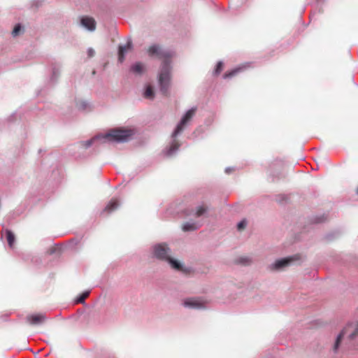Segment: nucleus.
<instances>
[{"instance_id": "1", "label": "nucleus", "mask_w": 358, "mask_h": 358, "mask_svg": "<svg viewBox=\"0 0 358 358\" xmlns=\"http://www.w3.org/2000/svg\"><path fill=\"white\" fill-rule=\"evenodd\" d=\"M147 52L150 57H157L163 59L160 73L159 74L158 82L160 92L164 95L169 94V87L171 85V66L170 59L173 57V53L170 51L163 50L159 45H152L147 49Z\"/></svg>"}, {"instance_id": "2", "label": "nucleus", "mask_w": 358, "mask_h": 358, "mask_svg": "<svg viewBox=\"0 0 358 358\" xmlns=\"http://www.w3.org/2000/svg\"><path fill=\"white\" fill-rule=\"evenodd\" d=\"M170 252L171 250L168 245L164 243L155 244L152 247L153 257L168 262L172 268L178 271H182L183 266L182 263L171 257Z\"/></svg>"}, {"instance_id": "3", "label": "nucleus", "mask_w": 358, "mask_h": 358, "mask_svg": "<svg viewBox=\"0 0 358 358\" xmlns=\"http://www.w3.org/2000/svg\"><path fill=\"white\" fill-rule=\"evenodd\" d=\"M358 335V327L354 326L353 324H348L343 331L339 334V335L337 336L334 350L336 352L339 347L340 343L342 340V338L345 336H348L349 339L352 340Z\"/></svg>"}, {"instance_id": "4", "label": "nucleus", "mask_w": 358, "mask_h": 358, "mask_svg": "<svg viewBox=\"0 0 358 358\" xmlns=\"http://www.w3.org/2000/svg\"><path fill=\"white\" fill-rule=\"evenodd\" d=\"M133 134L129 129H114L106 134V138L115 141H125Z\"/></svg>"}, {"instance_id": "5", "label": "nucleus", "mask_w": 358, "mask_h": 358, "mask_svg": "<svg viewBox=\"0 0 358 358\" xmlns=\"http://www.w3.org/2000/svg\"><path fill=\"white\" fill-rule=\"evenodd\" d=\"M196 111V108H192L189 109L185 115L182 117L180 123L177 125L175 131H173L172 136L176 137L178 134H179L184 129L185 125L192 120L193 116L195 115Z\"/></svg>"}, {"instance_id": "6", "label": "nucleus", "mask_w": 358, "mask_h": 358, "mask_svg": "<svg viewBox=\"0 0 358 358\" xmlns=\"http://www.w3.org/2000/svg\"><path fill=\"white\" fill-rule=\"evenodd\" d=\"M206 302L201 298H188L184 300L183 306L190 308L202 309L206 308Z\"/></svg>"}, {"instance_id": "7", "label": "nucleus", "mask_w": 358, "mask_h": 358, "mask_svg": "<svg viewBox=\"0 0 358 358\" xmlns=\"http://www.w3.org/2000/svg\"><path fill=\"white\" fill-rule=\"evenodd\" d=\"M293 258L292 257H287V258H283L277 259L275 262L270 264L268 268L271 271H282L285 269L286 267H287L290 263L292 262Z\"/></svg>"}, {"instance_id": "8", "label": "nucleus", "mask_w": 358, "mask_h": 358, "mask_svg": "<svg viewBox=\"0 0 358 358\" xmlns=\"http://www.w3.org/2000/svg\"><path fill=\"white\" fill-rule=\"evenodd\" d=\"M209 209V204L206 202H202L191 210L189 215L194 218L205 216L208 214Z\"/></svg>"}, {"instance_id": "9", "label": "nucleus", "mask_w": 358, "mask_h": 358, "mask_svg": "<svg viewBox=\"0 0 358 358\" xmlns=\"http://www.w3.org/2000/svg\"><path fill=\"white\" fill-rule=\"evenodd\" d=\"M120 203L117 198H113L110 200L103 210V213L106 215L110 214L120 207Z\"/></svg>"}, {"instance_id": "10", "label": "nucleus", "mask_w": 358, "mask_h": 358, "mask_svg": "<svg viewBox=\"0 0 358 358\" xmlns=\"http://www.w3.org/2000/svg\"><path fill=\"white\" fill-rule=\"evenodd\" d=\"M46 320L44 314L30 315L27 317V321L31 325H38L43 323Z\"/></svg>"}, {"instance_id": "11", "label": "nucleus", "mask_w": 358, "mask_h": 358, "mask_svg": "<svg viewBox=\"0 0 358 358\" xmlns=\"http://www.w3.org/2000/svg\"><path fill=\"white\" fill-rule=\"evenodd\" d=\"M132 49V42L129 41L125 45H120L118 50V60L120 63L124 60V55Z\"/></svg>"}, {"instance_id": "12", "label": "nucleus", "mask_w": 358, "mask_h": 358, "mask_svg": "<svg viewBox=\"0 0 358 358\" xmlns=\"http://www.w3.org/2000/svg\"><path fill=\"white\" fill-rule=\"evenodd\" d=\"M81 25L85 27L89 31H94L96 28L95 20L90 17L85 16L80 20Z\"/></svg>"}, {"instance_id": "13", "label": "nucleus", "mask_w": 358, "mask_h": 358, "mask_svg": "<svg viewBox=\"0 0 358 358\" xmlns=\"http://www.w3.org/2000/svg\"><path fill=\"white\" fill-rule=\"evenodd\" d=\"M3 236H4L6 237L9 247L10 248H13L15 241V235L13 234V233L10 230L5 229V231L3 234Z\"/></svg>"}, {"instance_id": "14", "label": "nucleus", "mask_w": 358, "mask_h": 358, "mask_svg": "<svg viewBox=\"0 0 358 358\" xmlns=\"http://www.w3.org/2000/svg\"><path fill=\"white\" fill-rule=\"evenodd\" d=\"M180 143L178 141L174 140L170 145L169 148L166 151V155L168 157L171 156L176 151L178 150Z\"/></svg>"}, {"instance_id": "15", "label": "nucleus", "mask_w": 358, "mask_h": 358, "mask_svg": "<svg viewBox=\"0 0 358 358\" xmlns=\"http://www.w3.org/2000/svg\"><path fill=\"white\" fill-rule=\"evenodd\" d=\"M245 69V66H238L230 71H228L224 74V78H231L236 75H237L238 73L241 72Z\"/></svg>"}, {"instance_id": "16", "label": "nucleus", "mask_w": 358, "mask_h": 358, "mask_svg": "<svg viewBox=\"0 0 358 358\" xmlns=\"http://www.w3.org/2000/svg\"><path fill=\"white\" fill-rule=\"evenodd\" d=\"M131 71L137 74H141L144 71V66L141 62H137L131 67Z\"/></svg>"}, {"instance_id": "17", "label": "nucleus", "mask_w": 358, "mask_h": 358, "mask_svg": "<svg viewBox=\"0 0 358 358\" xmlns=\"http://www.w3.org/2000/svg\"><path fill=\"white\" fill-rule=\"evenodd\" d=\"M252 262V258L248 256L240 257L236 259V263L241 265H249Z\"/></svg>"}, {"instance_id": "18", "label": "nucleus", "mask_w": 358, "mask_h": 358, "mask_svg": "<svg viewBox=\"0 0 358 358\" xmlns=\"http://www.w3.org/2000/svg\"><path fill=\"white\" fill-rule=\"evenodd\" d=\"M155 96V92L152 86H147L145 91L144 92V97L148 99H153Z\"/></svg>"}, {"instance_id": "19", "label": "nucleus", "mask_w": 358, "mask_h": 358, "mask_svg": "<svg viewBox=\"0 0 358 358\" xmlns=\"http://www.w3.org/2000/svg\"><path fill=\"white\" fill-rule=\"evenodd\" d=\"M90 292L85 291L83 293H82L80 296H78L76 299V303H84L85 299L89 296Z\"/></svg>"}, {"instance_id": "20", "label": "nucleus", "mask_w": 358, "mask_h": 358, "mask_svg": "<svg viewBox=\"0 0 358 358\" xmlns=\"http://www.w3.org/2000/svg\"><path fill=\"white\" fill-rule=\"evenodd\" d=\"M22 31V27L20 26V24H17L15 26L13 31H12V35L13 36H17L18 35H20Z\"/></svg>"}, {"instance_id": "21", "label": "nucleus", "mask_w": 358, "mask_h": 358, "mask_svg": "<svg viewBox=\"0 0 358 358\" xmlns=\"http://www.w3.org/2000/svg\"><path fill=\"white\" fill-rule=\"evenodd\" d=\"M223 63L222 62H219L217 65H216V68L214 71V74L215 76H217L219 75L222 71L223 70Z\"/></svg>"}, {"instance_id": "22", "label": "nucleus", "mask_w": 358, "mask_h": 358, "mask_svg": "<svg viewBox=\"0 0 358 358\" xmlns=\"http://www.w3.org/2000/svg\"><path fill=\"white\" fill-rule=\"evenodd\" d=\"M199 228L197 225H183L182 226V231H195L197 230Z\"/></svg>"}, {"instance_id": "23", "label": "nucleus", "mask_w": 358, "mask_h": 358, "mask_svg": "<svg viewBox=\"0 0 358 358\" xmlns=\"http://www.w3.org/2000/svg\"><path fill=\"white\" fill-rule=\"evenodd\" d=\"M94 50L92 49V48H89L88 50H87V55H88V57H92L94 56Z\"/></svg>"}, {"instance_id": "24", "label": "nucleus", "mask_w": 358, "mask_h": 358, "mask_svg": "<svg viewBox=\"0 0 358 358\" xmlns=\"http://www.w3.org/2000/svg\"><path fill=\"white\" fill-rule=\"evenodd\" d=\"M93 141H94V139H91V140H89V141H85V142L84 143V145H85V148H88V147H90V146L92 145V143Z\"/></svg>"}, {"instance_id": "25", "label": "nucleus", "mask_w": 358, "mask_h": 358, "mask_svg": "<svg viewBox=\"0 0 358 358\" xmlns=\"http://www.w3.org/2000/svg\"><path fill=\"white\" fill-rule=\"evenodd\" d=\"M245 225H237V230L241 231L245 229Z\"/></svg>"}, {"instance_id": "26", "label": "nucleus", "mask_w": 358, "mask_h": 358, "mask_svg": "<svg viewBox=\"0 0 358 358\" xmlns=\"http://www.w3.org/2000/svg\"><path fill=\"white\" fill-rule=\"evenodd\" d=\"M238 224H246V221H245V220H243Z\"/></svg>"}, {"instance_id": "27", "label": "nucleus", "mask_w": 358, "mask_h": 358, "mask_svg": "<svg viewBox=\"0 0 358 358\" xmlns=\"http://www.w3.org/2000/svg\"><path fill=\"white\" fill-rule=\"evenodd\" d=\"M357 194H358V189H357Z\"/></svg>"}]
</instances>
